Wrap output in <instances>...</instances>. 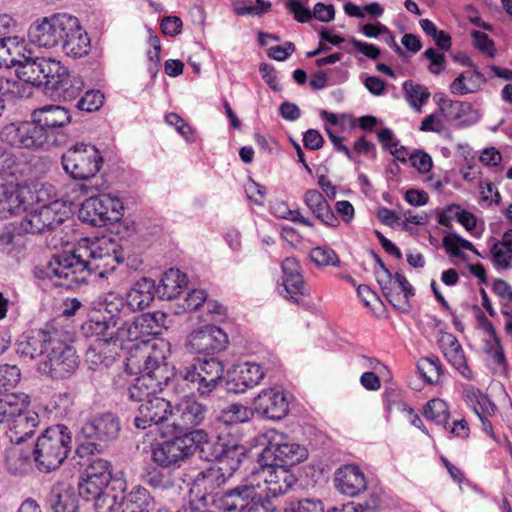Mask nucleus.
Segmentation results:
<instances>
[{"instance_id":"nucleus-18","label":"nucleus","mask_w":512,"mask_h":512,"mask_svg":"<svg viewBox=\"0 0 512 512\" xmlns=\"http://www.w3.org/2000/svg\"><path fill=\"white\" fill-rule=\"evenodd\" d=\"M264 377V371L256 363L246 362L235 365L227 371L225 388L228 393H244L260 383Z\"/></svg>"},{"instance_id":"nucleus-16","label":"nucleus","mask_w":512,"mask_h":512,"mask_svg":"<svg viewBox=\"0 0 512 512\" xmlns=\"http://www.w3.org/2000/svg\"><path fill=\"white\" fill-rule=\"evenodd\" d=\"M252 473L259 474L266 484L268 494L273 497L285 494L296 483L297 478L285 464L255 463Z\"/></svg>"},{"instance_id":"nucleus-11","label":"nucleus","mask_w":512,"mask_h":512,"mask_svg":"<svg viewBox=\"0 0 512 512\" xmlns=\"http://www.w3.org/2000/svg\"><path fill=\"white\" fill-rule=\"evenodd\" d=\"M31 118L44 133L43 137L48 149L64 142V136L60 134V130L71 122L68 109L60 105H44L34 109Z\"/></svg>"},{"instance_id":"nucleus-20","label":"nucleus","mask_w":512,"mask_h":512,"mask_svg":"<svg viewBox=\"0 0 512 512\" xmlns=\"http://www.w3.org/2000/svg\"><path fill=\"white\" fill-rule=\"evenodd\" d=\"M253 409L263 418L280 420L288 412V402L283 392L270 388L263 390L255 397Z\"/></svg>"},{"instance_id":"nucleus-51","label":"nucleus","mask_w":512,"mask_h":512,"mask_svg":"<svg viewBox=\"0 0 512 512\" xmlns=\"http://www.w3.org/2000/svg\"><path fill=\"white\" fill-rule=\"evenodd\" d=\"M417 368L427 383L437 382L442 374V367L438 358H422L417 363Z\"/></svg>"},{"instance_id":"nucleus-60","label":"nucleus","mask_w":512,"mask_h":512,"mask_svg":"<svg viewBox=\"0 0 512 512\" xmlns=\"http://www.w3.org/2000/svg\"><path fill=\"white\" fill-rule=\"evenodd\" d=\"M311 260L318 266H338L339 258L330 248L315 247L310 251Z\"/></svg>"},{"instance_id":"nucleus-27","label":"nucleus","mask_w":512,"mask_h":512,"mask_svg":"<svg viewBox=\"0 0 512 512\" xmlns=\"http://www.w3.org/2000/svg\"><path fill=\"white\" fill-rule=\"evenodd\" d=\"M78 495L70 485H53L46 497V503L52 512H79Z\"/></svg>"},{"instance_id":"nucleus-63","label":"nucleus","mask_w":512,"mask_h":512,"mask_svg":"<svg viewBox=\"0 0 512 512\" xmlns=\"http://www.w3.org/2000/svg\"><path fill=\"white\" fill-rule=\"evenodd\" d=\"M320 502L311 499L291 501L285 504L283 512H319Z\"/></svg>"},{"instance_id":"nucleus-28","label":"nucleus","mask_w":512,"mask_h":512,"mask_svg":"<svg viewBox=\"0 0 512 512\" xmlns=\"http://www.w3.org/2000/svg\"><path fill=\"white\" fill-rule=\"evenodd\" d=\"M260 495L253 485H242L225 492L222 507L226 512H246L248 507Z\"/></svg>"},{"instance_id":"nucleus-3","label":"nucleus","mask_w":512,"mask_h":512,"mask_svg":"<svg viewBox=\"0 0 512 512\" xmlns=\"http://www.w3.org/2000/svg\"><path fill=\"white\" fill-rule=\"evenodd\" d=\"M118 417L110 412L93 417L85 422L78 434L77 454L80 457L103 452L120 433Z\"/></svg>"},{"instance_id":"nucleus-9","label":"nucleus","mask_w":512,"mask_h":512,"mask_svg":"<svg viewBox=\"0 0 512 512\" xmlns=\"http://www.w3.org/2000/svg\"><path fill=\"white\" fill-rule=\"evenodd\" d=\"M102 162L99 150L93 145L84 143L73 145L61 157L65 172L77 180H86L95 176Z\"/></svg>"},{"instance_id":"nucleus-64","label":"nucleus","mask_w":512,"mask_h":512,"mask_svg":"<svg viewBox=\"0 0 512 512\" xmlns=\"http://www.w3.org/2000/svg\"><path fill=\"white\" fill-rule=\"evenodd\" d=\"M423 57L430 61V65L428 70L432 74H439L442 70H444L446 57L444 53L437 52L434 48L427 49L423 54Z\"/></svg>"},{"instance_id":"nucleus-14","label":"nucleus","mask_w":512,"mask_h":512,"mask_svg":"<svg viewBox=\"0 0 512 512\" xmlns=\"http://www.w3.org/2000/svg\"><path fill=\"white\" fill-rule=\"evenodd\" d=\"M195 453V448L187 437H174L171 440L156 443L152 448L153 461L163 468L180 467Z\"/></svg>"},{"instance_id":"nucleus-12","label":"nucleus","mask_w":512,"mask_h":512,"mask_svg":"<svg viewBox=\"0 0 512 512\" xmlns=\"http://www.w3.org/2000/svg\"><path fill=\"white\" fill-rule=\"evenodd\" d=\"M123 206L119 199L102 194L86 199L79 209V219L95 227L119 222Z\"/></svg>"},{"instance_id":"nucleus-30","label":"nucleus","mask_w":512,"mask_h":512,"mask_svg":"<svg viewBox=\"0 0 512 512\" xmlns=\"http://www.w3.org/2000/svg\"><path fill=\"white\" fill-rule=\"evenodd\" d=\"M247 459V450L244 446L232 445L221 448L219 459L213 464L230 479Z\"/></svg>"},{"instance_id":"nucleus-35","label":"nucleus","mask_w":512,"mask_h":512,"mask_svg":"<svg viewBox=\"0 0 512 512\" xmlns=\"http://www.w3.org/2000/svg\"><path fill=\"white\" fill-rule=\"evenodd\" d=\"M188 280L186 274L180 272L179 269H169L166 271L157 288V293L162 299L171 300L179 296L182 289L187 286Z\"/></svg>"},{"instance_id":"nucleus-23","label":"nucleus","mask_w":512,"mask_h":512,"mask_svg":"<svg viewBox=\"0 0 512 512\" xmlns=\"http://www.w3.org/2000/svg\"><path fill=\"white\" fill-rule=\"evenodd\" d=\"M53 336L40 330L24 334L16 343V353L24 362L32 361L39 356L43 359Z\"/></svg>"},{"instance_id":"nucleus-19","label":"nucleus","mask_w":512,"mask_h":512,"mask_svg":"<svg viewBox=\"0 0 512 512\" xmlns=\"http://www.w3.org/2000/svg\"><path fill=\"white\" fill-rule=\"evenodd\" d=\"M207 413L208 409L202 403L184 398L173 408L171 425L180 430H189L201 425Z\"/></svg>"},{"instance_id":"nucleus-46","label":"nucleus","mask_w":512,"mask_h":512,"mask_svg":"<svg viewBox=\"0 0 512 512\" xmlns=\"http://www.w3.org/2000/svg\"><path fill=\"white\" fill-rule=\"evenodd\" d=\"M443 246L448 254L453 257L463 258L465 255L460 251V248L472 251L476 255H480L475 246L468 240L462 238L455 232H450L443 238Z\"/></svg>"},{"instance_id":"nucleus-44","label":"nucleus","mask_w":512,"mask_h":512,"mask_svg":"<svg viewBox=\"0 0 512 512\" xmlns=\"http://www.w3.org/2000/svg\"><path fill=\"white\" fill-rule=\"evenodd\" d=\"M22 46L16 38L4 37L0 39V68H12L21 58Z\"/></svg>"},{"instance_id":"nucleus-4","label":"nucleus","mask_w":512,"mask_h":512,"mask_svg":"<svg viewBox=\"0 0 512 512\" xmlns=\"http://www.w3.org/2000/svg\"><path fill=\"white\" fill-rule=\"evenodd\" d=\"M89 320L82 326L86 336L115 338L118 326L123 324L124 318L130 314V308L120 295L110 293L99 304Z\"/></svg>"},{"instance_id":"nucleus-29","label":"nucleus","mask_w":512,"mask_h":512,"mask_svg":"<svg viewBox=\"0 0 512 512\" xmlns=\"http://www.w3.org/2000/svg\"><path fill=\"white\" fill-rule=\"evenodd\" d=\"M26 192L25 189L20 188V183L0 177V204L3 205V210L11 214L26 210L29 204L25 196Z\"/></svg>"},{"instance_id":"nucleus-40","label":"nucleus","mask_w":512,"mask_h":512,"mask_svg":"<svg viewBox=\"0 0 512 512\" xmlns=\"http://www.w3.org/2000/svg\"><path fill=\"white\" fill-rule=\"evenodd\" d=\"M29 396L20 394H8L0 398V424L8 426L9 422L24 408L29 406Z\"/></svg>"},{"instance_id":"nucleus-1","label":"nucleus","mask_w":512,"mask_h":512,"mask_svg":"<svg viewBox=\"0 0 512 512\" xmlns=\"http://www.w3.org/2000/svg\"><path fill=\"white\" fill-rule=\"evenodd\" d=\"M110 260L117 264L124 262L122 245H118L111 238L94 242L85 239L72 251L53 254L43 273L50 280H60L57 285L73 289L78 284L85 283L93 272L109 266Z\"/></svg>"},{"instance_id":"nucleus-34","label":"nucleus","mask_w":512,"mask_h":512,"mask_svg":"<svg viewBox=\"0 0 512 512\" xmlns=\"http://www.w3.org/2000/svg\"><path fill=\"white\" fill-rule=\"evenodd\" d=\"M438 344L450 364L466 376L465 371L468 370V367L458 339L451 333H443L438 339Z\"/></svg>"},{"instance_id":"nucleus-5","label":"nucleus","mask_w":512,"mask_h":512,"mask_svg":"<svg viewBox=\"0 0 512 512\" xmlns=\"http://www.w3.org/2000/svg\"><path fill=\"white\" fill-rule=\"evenodd\" d=\"M225 366L218 356L197 358L194 363L181 370L182 380L191 384V389L206 398L223 382Z\"/></svg>"},{"instance_id":"nucleus-41","label":"nucleus","mask_w":512,"mask_h":512,"mask_svg":"<svg viewBox=\"0 0 512 512\" xmlns=\"http://www.w3.org/2000/svg\"><path fill=\"white\" fill-rule=\"evenodd\" d=\"M19 62H16L14 66L16 76L26 83H30L34 86H41L40 73L42 57L32 58L26 56L21 52V58Z\"/></svg>"},{"instance_id":"nucleus-42","label":"nucleus","mask_w":512,"mask_h":512,"mask_svg":"<svg viewBox=\"0 0 512 512\" xmlns=\"http://www.w3.org/2000/svg\"><path fill=\"white\" fill-rule=\"evenodd\" d=\"M40 70L42 72L40 73L41 86H44L46 92L49 93L51 89L59 83V79L63 76L67 68L63 66L60 61L42 57Z\"/></svg>"},{"instance_id":"nucleus-6","label":"nucleus","mask_w":512,"mask_h":512,"mask_svg":"<svg viewBox=\"0 0 512 512\" xmlns=\"http://www.w3.org/2000/svg\"><path fill=\"white\" fill-rule=\"evenodd\" d=\"M267 440L266 446L256 455V463H263L264 466L269 463L285 464L291 468L304 461L307 456L305 447L294 443L290 438L279 431L269 430L265 434Z\"/></svg>"},{"instance_id":"nucleus-55","label":"nucleus","mask_w":512,"mask_h":512,"mask_svg":"<svg viewBox=\"0 0 512 512\" xmlns=\"http://www.w3.org/2000/svg\"><path fill=\"white\" fill-rule=\"evenodd\" d=\"M388 302L401 312H408L411 308L409 298L405 293L392 287V284L380 285Z\"/></svg>"},{"instance_id":"nucleus-62","label":"nucleus","mask_w":512,"mask_h":512,"mask_svg":"<svg viewBox=\"0 0 512 512\" xmlns=\"http://www.w3.org/2000/svg\"><path fill=\"white\" fill-rule=\"evenodd\" d=\"M471 36L473 38L474 46L478 50H480L482 53L486 54L489 57L495 56L496 49L494 47V43L486 33L478 30H473L471 32Z\"/></svg>"},{"instance_id":"nucleus-56","label":"nucleus","mask_w":512,"mask_h":512,"mask_svg":"<svg viewBox=\"0 0 512 512\" xmlns=\"http://www.w3.org/2000/svg\"><path fill=\"white\" fill-rule=\"evenodd\" d=\"M439 105L442 112L455 120L462 118L472 111V105L463 101H452L450 99L441 98Z\"/></svg>"},{"instance_id":"nucleus-8","label":"nucleus","mask_w":512,"mask_h":512,"mask_svg":"<svg viewBox=\"0 0 512 512\" xmlns=\"http://www.w3.org/2000/svg\"><path fill=\"white\" fill-rule=\"evenodd\" d=\"M78 364L75 349L53 336L45 357L39 362L38 371L52 379H64L75 372Z\"/></svg>"},{"instance_id":"nucleus-10","label":"nucleus","mask_w":512,"mask_h":512,"mask_svg":"<svg viewBox=\"0 0 512 512\" xmlns=\"http://www.w3.org/2000/svg\"><path fill=\"white\" fill-rule=\"evenodd\" d=\"M44 133L33 120L15 121L4 125L0 130V141L12 148L30 151L47 150Z\"/></svg>"},{"instance_id":"nucleus-33","label":"nucleus","mask_w":512,"mask_h":512,"mask_svg":"<svg viewBox=\"0 0 512 512\" xmlns=\"http://www.w3.org/2000/svg\"><path fill=\"white\" fill-rule=\"evenodd\" d=\"M60 47L67 56L72 58H81L89 53L90 38L81 27L77 17L76 28L67 33V37H65Z\"/></svg>"},{"instance_id":"nucleus-61","label":"nucleus","mask_w":512,"mask_h":512,"mask_svg":"<svg viewBox=\"0 0 512 512\" xmlns=\"http://www.w3.org/2000/svg\"><path fill=\"white\" fill-rule=\"evenodd\" d=\"M304 202L315 216H317L328 205L324 196L315 189L306 191Z\"/></svg>"},{"instance_id":"nucleus-32","label":"nucleus","mask_w":512,"mask_h":512,"mask_svg":"<svg viewBox=\"0 0 512 512\" xmlns=\"http://www.w3.org/2000/svg\"><path fill=\"white\" fill-rule=\"evenodd\" d=\"M155 282L142 278L127 292L125 301L130 308V313L135 310H143L154 300Z\"/></svg>"},{"instance_id":"nucleus-26","label":"nucleus","mask_w":512,"mask_h":512,"mask_svg":"<svg viewBox=\"0 0 512 512\" xmlns=\"http://www.w3.org/2000/svg\"><path fill=\"white\" fill-rule=\"evenodd\" d=\"M335 485L342 494L354 497L366 489L367 483L357 466L344 465L336 471Z\"/></svg>"},{"instance_id":"nucleus-54","label":"nucleus","mask_w":512,"mask_h":512,"mask_svg":"<svg viewBox=\"0 0 512 512\" xmlns=\"http://www.w3.org/2000/svg\"><path fill=\"white\" fill-rule=\"evenodd\" d=\"M6 468L12 475H22L28 469V457L19 449H12L6 455Z\"/></svg>"},{"instance_id":"nucleus-31","label":"nucleus","mask_w":512,"mask_h":512,"mask_svg":"<svg viewBox=\"0 0 512 512\" xmlns=\"http://www.w3.org/2000/svg\"><path fill=\"white\" fill-rule=\"evenodd\" d=\"M125 483L119 479L113 480L111 486L94 500L95 512H115L122 508L124 500Z\"/></svg>"},{"instance_id":"nucleus-13","label":"nucleus","mask_w":512,"mask_h":512,"mask_svg":"<svg viewBox=\"0 0 512 512\" xmlns=\"http://www.w3.org/2000/svg\"><path fill=\"white\" fill-rule=\"evenodd\" d=\"M227 345V334L221 328L214 325H207L191 332L186 342L189 352L203 354L204 357L219 354L226 349Z\"/></svg>"},{"instance_id":"nucleus-22","label":"nucleus","mask_w":512,"mask_h":512,"mask_svg":"<svg viewBox=\"0 0 512 512\" xmlns=\"http://www.w3.org/2000/svg\"><path fill=\"white\" fill-rule=\"evenodd\" d=\"M94 342L86 351V362L92 370H100L110 367L119 355L118 344H115L117 338L108 339V337L94 336Z\"/></svg>"},{"instance_id":"nucleus-36","label":"nucleus","mask_w":512,"mask_h":512,"mask_svg":"<svg viewBox=\"0 0 512 512\" xmlns=\"http://www.w3.org/2000/svg\"><path fill=\"white\" fill-rule=\"evenodd\" d=\"M45 232L53 231L69 219V208L60 201H53L38 208Z\"/></svg>"},{"instance_id":"nucleus-38","label":"nucleus","mask_w":512,"mask_h":512,"mask_svg":"<svg viewBox=\"0 0 512 512\" xmlns=\"http://www.w3.org/2000/svg\"><path fill=\"white\" fill-rule=\"evenodd\" d=\"M164 386L147 374L139 375L128 388V396L133 401L143 403L146 399H151L156 393L161 392Z\"/></svg>"},{"instance_id":"nucleus-15","label":"nucleus","mask_w":512,"mask_h":512,"mask_svg":"<svg viewBox=\"0 0 512 512\" xmlns=\"http://www.w3.org/2000/svg\"><path fill=\"white\" fill-rule=\"evenodd\" d=\"M163 360L164 356L160 350L152 349L146 344L143 348L136 350L135 353H131L128 358L130 365L137 366L140 375L147 374L155 381L167 386L170 373Z\"/></svg>"},{"instance_id":"nucleus-21","label":"nucleus","mask_w":512,"mask_h":512,"mask_svg":"<svg viewBox=\"0 0 512 512\" xmlns=\"http://www.w3.org/2000/svg\"><path fill=\"white\" fill-rule=\"evenodd\" d=\"M227 478L214 464L199 472L194 480L193 487L205 505L213 504Z\"/></svg>"},{"instance_id":"nucleus-59","label":"nucleus","mask_w":512,"mask_h":512,"mask_svg":"<svg viewBox=\"0 0 512 512\" xmlns=\"http://www.w3.org/2000/svg\"><path fill=\"white\" fill-rule=\"evenodd\" d=\"M107 486L100 485L96 481L90 480L81 475V481L78 484V498L81 497L85 501H94Z\"/></svg>"},{"instance_id":"nucleus-57","label":"nucleus","mask_w":512,"mask_h":512,"mask_svg":"<svg viewBox=\"0 0 512 512\" xmlns=\"http://www.w3.org/2000/svg\"><path fill=\"white\" fill-rule=\"evenodd\" d=\"M44 225L42 224L41 216L39 214L38 208L27 213L24 218L21 220L18 234L21 233H44Z\"/></svg>"},{"instance_id":"nucleus-50","label":"nucleus","mask_w":512,"mask_h":512,"mask_svg":"<svg viewBox=\"0 0 512 512\" xmlns=\"http://www.w3.org/2000/svg\"><path fill=\"white\" fill-rule=\"evenodd\" d=\"M403 89L406 93V98L411 106L419 109L430 97V92L427 87L406 81L403 84Z\"/></svg>"},{"instance_id":"nucleus-39","label":"nucleus","mask_w":512,"mask_h":512,"mask_svg":"<svg viewBox=\"0 0 512 512\" xmlns=\"http://www.w3.org/2000/svg\"><path fill=\"white\" fill-rule=\"evenodd\" d=\"M153 505V498L148 490L135 486L127 495H124L122 512H151Z\"/></svg>"},{"instance_id":"nucleus-7","label":"nucleus","mask_w":512,"mask_h":512,"mask_svg":"<svg viewBox=\"0 0 512 512\" xmlns=\"http://www.w3.org/2000/svg\"><path fill=\"white\" fill-rule=\"evenodd\" d=\"M76 28V17L68 13H55L44 17L29 29L31 43L44 48L61 46L67 33Z\"/></svg>"},{"instance_id":"nucleus-37","label":"nucleus","mask_w":512,"mask_h":512,"mask_svg":"<svg viewBox=\"0 0 512 512\" xmlns=\"http://www.w3.org/2000/svg\"><path fill=\"white\" fill-rule=\"evenodd\" d=\"M59 80V83L51 89L49 94L63 101L75 99L84 86L82 78L78 75L71 74L68 69Z\"/></svg>"},{"instance_id":"nucleus-43","label":"nucleus","mask_w":512,"mask_h":512,"mask_svg":"<svg viewBox=\"0 0 512 512\" xmlns=\"http://www.w3.org/2000/svg\"><path fill=\"white\" fill-rule=\"evenodd\" d=\"M82 476L96 481L100 485L111 486V464L103 458H93L82 472Z\"/></svg>"},{"instance_id":"nucleus-45","label":"nucleus","mask_w":512,"mask_h":512,"mask_svg":"<svg viewBox=\"0 0 512 512\" xmlns=\"http://www.w3.org/2000/svg\"><path fill=\"white\" fill-rule=\"evenodd\" d=\"M424 416L438 425L446 428L450 417L448 404L439 398L428 401L423 410Z\"/></svg>"},{"instance_id":"nucleus-53","label":"nucleus","mask_w":512,"mask_h":512,"mask_svg":"<svg viewBox=\"0 0 512 512\" xmlns=\"http://www.w3.org/2000/svg\"><path fill=\"white\" fill-rule=\"evenodd\" d=\"M145 482L160 491H167L175 487L173 476L169 472H162L157 469H153L146 474Z\"/></svg>"},{"instance_id":"nucleus-52","label":"nucleus","mask_w":512,"mask_h":512,"mask_svg":"<svg viewBox=\"0 0 512 512\" xmlns=\"http://www.w3.org/2000/svg\"><path fill=\"white\" fill-rule=\"evenodd\" d=\"M21 373L16 365H0V393L8 392L20 382Z\"/></svg>"},{"instance_id":"nucleus-58","label":"nucleus","mask_w":512,"mask_h":512,"mask_svg":"<svg viewBox=\"0 0 512 512\" xmlns=\"http://www.w3.org/2000/svg\"><path fill=\"white\" fill-rule=\"evenodd\" d=\"M104 96L99 90H89L76 103V108L85 112H94L103 105Z\"/></svg>"},{"instance_id":"nucleus-25","label":"nucleus","mask_w":512,"mask_h":512,"mask_svg":"<svg viewBox=\"0 0 512 512\" xmlns=\"http://www.w3.org/2000/svg\"><path fill=\"white\" fill-rule=\"evenodd\" d=\"M39 415L27 408L16 415L8 424V437L12 443L20 444L32 437L35 429L39 426Z\"/></svg>"},{"instance_id":"nucleus-47","label":"nucleus","mask_w":512,"mask_h":512,"mask_svg":"<svg viewBox=\"0 0 512 512\" xmlns=\"http://www.w3.org/2000/svg\"><path fill=\"white\" fill-rule=\"evenodd\" d=\"M252 414V410L242 404L234 403L223 409L217 419L226 425H232L248 421Z\"/></svg>"},{"instance_id":"nucleus-48","label":"nucleus","mask_w":512,"mask_h":512,"mask_svg":"<svg viewBox=\"0 0 512 512\" xmlns=\"http://www.w3.org/2000/svg\"><path fill=\"white\" fill-rule=\"evenodd\" d=\"M140 327V320L138 316L131 322L123 321V324L118 326V333L115 337L117 338L115 344H118V348L121 349L124 341L126 340L136 341L146 336L144 330H140Z\"/></svg>"},{"instance_id":"nucleus-24","label":"nucleus","mask_w":512,"mask_h":512,"mask_svg":"<svg viewBox=\"0 0 512 512\" xmlns=\"http://www.w3.org/2000/svg\"><path fill=\"white\" fill-rule=\"evenodd\" d=\"M31 173V166L23 153L0 148V177L20 183Z\"/></svg>"},{"instance_id":"nucleus-2","label":"nucleus","mask_w":512,"mask_h":512,"mask_svg":"<svg viewBox=\"0 0 512 512\" xmlns=\"http://www.w3.org/2000/svg\"><path fill=\"white\" fill-rule=\"evenodd\" d=\"M72 437L65 425L46 428L37 438L33 458L37 469L49 473L57 470L71 450Z\"/></svg>"},{"instance_id":"nucleus-17","label":"nucleus","mask_w":512,"mask_h":512,"mask_svg":"<svg viewBox=\"0 0 512 512\" xmlns=\"http://www.w3.org/2000/svg\"><path fill=\"white\" fill-rule=\"evenodd\" d=\"M172 413L173 407L169 401L162 397L153 396L139 405L134 423L138 429H146L152 425L172 421Z\"/></svg>"},{"instance_id":"nucleus-49","label":"nucleus","mask_w":512,"mask_h":512,"mask_svg":"<svg viewBox=\"0 0 512 512\" xmlns=\"http://www.w3.org/2000/svg\"><path fill=\"white\" fill-rule=\"evenodd\" d=\"M284 292L281 294L291 302L298 304L297 295L305 294L304 280L301 273L291 276H283Z\"/></svg>"}]
</instances>
